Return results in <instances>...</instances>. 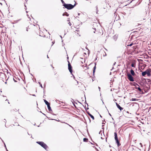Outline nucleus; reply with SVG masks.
Listing matches in <instances>:
<instances>
[{
  "label": "nucleus",
  "instance_id": "f257e3e1",
  "mask_svg": "<svg viewBox=\"0 0 151 151\" xmlns=\"http://www.w3.org/2000/svg\"><path fill=\"white\" fill-rule=\"evenodd\" d=\"M76 5V3L74 5H73L70 4L65 3L64 5L63 6L65 8L68 10H70L73 9Z\"/></svg>",
  "mask_w": 151,
  "mask_h": 151
},
{
  "label": "nucleus",
  "instance_id": "f03ea898",
  "mask_svg": "<svg viewBox=\"0 0 151 151\" xmlns=\"http://www.w3.org/2000/svg\"><path fill=\"white\" fill-rule=\"evenodd\" d=\"M151 70L150 69H148L145 71L142 72V76H145L146 75L148 76H151Z\"/></svg>",
  "mask_w": 151,
  "mask_h": 151
},
{
  "label": "nucleus",
  "instance_id": "7ed1b4c3",
  "mask_svg": "<svg viewBox=\"0 0 151 151\" xmlns=\"http://www.w3.org/2000/svg\"><path fill=\"white\" fill-rule=\"evenodd\" d=\"M36 143L40 145L45 150H46L47 148L48 147L43 142L37 141L36 142Z\"/></svg>",
  "mask_w": 151,
  "mask_h": 151
},
{
  "label": "nucleus",
  "instance_id": "20e7f679",
  "mask_svg": "<svg viewBox=\"0 0 151 151\" xmlns=\"http://www.w3.org/2000/svg\"><path fill=\"white\" fill-rule=\"evenodd\" d=\"M68 69L69 70L70 72V73L72 75V76H73L74 78H75L73 74V69L71 65V64H70L69 61L68 60Z\"/></svg>",
  "mask_w": 151,
  "mask_h": 151
},
{
  "label": "nucleus",
  "instance_id": "39448f33",
  "mask_svg": "<svg viewBox=\"0 0 151 151\" xmlns=\"http://www.w3.org/2000/svg\"><path fill=\"white\" fill-rule=\"evenodd\" d=\"M127 76L128 79L130 81H134V78L130 73H128L127 74Z\"/></svg>",
  "mask_w": 151,
  "mask_h": 151
},
{
  "label": "nucleus",
  "instance_id": "423d86ee",
  "mask_svg": "<svg viewBox=\"0 0 151 151\" xmlns=\"http://www.w3.org/2000/svg\"><path fill=\"white\" fill-rule=\"evenodd\" d=\"M147 79H146L145 78H142L141 80L142 82V83H143V84L144 85L145 84H148V83H147L146 80Z\"/></svg>",
  "mask_w": 151,
  "mask_h": 151
},
{
  "label": "nucleus",
  "instance_id": "0eeeda50",
  "mask_svg": "<svg viewBox=\"0 0 151 151\" xmlns=\"http://www.w3.org/2000/svg\"><path fill=\"white\" fill-rule=\"evenodd\" d=\"M116 104L117 107L121 111L123 109V108L117 104V103L116 102Z\"/></svg>",
  "mask_w": 151,
  "mask_h": 151
},
{
  "label": "nucleus",
  "instance_id": "6e6552de",
  "mask_svg": "<svg viewBox=\"0 0 151 151\" xmlns=\"http://www.w3.org/2000/svg\"><path fill=\"white\" fill-rule=\"evenodd\" d=\"M135 88L136 89H138L140 92H141L142 93V94H143L144 93L143 91L140 88L139 86V87H137V86H136V87H135Z\"/></svg>",
  "mask_w": 151,
  "mask_h": 151
},
{
  "label": "nucleus",
  "instance_id": "1a4fd4ad",
  "mask_svg": "<svg viewBox=\"0 0 151 151\" xmlns=\"http://www.w3.org/2000/svg\"><path fill=\"white\" fill-rule=\"evenodd\" d=\"M96 28H92V31L93 32V33H95L96 34H98V31H96Z\"/></svg>",
  "mask_w": 151,
  "mask_h": 151
},
{
  "label": "nucleus",
  "instance_id": "9d476101",
  "mask_svg": "<svg viewBox=\"0 0 151 151\" xmlns=\"http://www.w3.org/2000/svg\"><path fill=\"white\" fill-rule=\"evenodd\" d=\"M115 139L116 141V143L117 144L118 147L119 146L121 145V144H120L119 142L118 139Z\"/></svg>",
  "mask_w": 151,
  "mask_h": 151
},
{
  "label": "nucleus",
  "instance_id": "9b49d317",
  "mask_svg": "<svg viewBox=\"0 0 151 151\" xmlns=\"http://www.w3.org/2000/svg\"><path fill=\"white\" fill-rule=\"evenodd\" d=\"M87 112L88 114L90 116V117L93 120L94 119V117L93 115H92V114H91L89 112L87 111Z\"/></svg>",
  "mask_w": 151,
  "mask_h": 151
},
{
  "label": "nucleus",
  "instance_id": "f8f14e48",
  "mask_svg": "<svg viewBox=\"0 0 151 151\" xmlns=\"http://www.w3.org/2000/svg\"><path fill=\"white\" fill-rule=\"evenodd\" d=\"M96 63H95V66L93 68V75L94 74V73L95 72V70H96Z\"/></svg>",
  "mask_w": 151,
  "mask_h": 151
},
{
  "label": "nucleus",
  "instance_id": "ddd939ff",
  "mask_svg": "<svg viewBox=\"0 0 151 151\" xmlns=\"http://www.w3.org/2000/svg\"><path fill=\"white\" fill-rule=\"evenodd\" d=\"M44 101L45 103V104L47 106H48L49 105H50V104L48 102L47 100L45 99H44Z\"/></svg>",
  "mask_w": 151,
  "mask_h": 151
},
{
  "label": "nucleus",
  "instance_id": "4468645a",
  "mask_svg": "<svg viewBox=\"0 0 151 151\" xmlns=\"http://www.w3.org/2000/svg\"><path fill=\"white\" fill-rule=\"evenodd\" d=\"M130 73H131V74L132 76H134L135 74L134 72L132 69H131L130 70Z\"/></svg>",
  "mask_w": 151,
  "mask_h": 151
},
{
  "label": "nucleus",
  "instance_id": "2eb2a0df",
  "mask_svg": "<svg viewBox=\"0 0 151 151\" xmlns=\"http://www.w3.org/2000/svg\"><path fill=\"white\" fill-rule=\"evenodd\" d=\"M69 14H68V13L66 12H65L63 14V16H66L68 17L69 16Z\"/></svg>",
  "mask_w": 151,
  "mask_h": 151
},
{
  "label": "nucleus",
  "instance_id": "dca6fc26",
  "mask_svg": "<svg viewBox=\"0 0 151 151\" xmlns=\"http://www.w3.org/2000/svg\"><path fill=\"white\" fill-rule=\"evenodd\" d=\"M114 139H118L117 136V134L116 132H115L114 133Z\"/></svg>",
  "mask_w": 151,
  "mask_h": 151
},
{
  "label": "nucleus",
  "instance_id": "f3484780",
  "mask_svg": "<svg viewBox=\"0 0 151 151\" xmlns=\"http://www.w3.org/2000/svg\"><path fill=\"white\" fill-rule=\"evenodd\" d=\"M47 107L49 111H52V110L51 109V107L50 106V105L47 106Z\"/></svg>",
  "mask_w": 151,
  "mask_h": 151
},
{
  "label": "nucleus",
  "instance_id": "a211bd4d",
  "mask_svg": "<svg viewBox=\"0 0 151 151\" xmlns=\"http://www.w3.org/2000/svg\"><path fill=\"white\" fill-rule=\"evenodd\" d=\"M132 85L133 86H139V85L137 83H135V82H134L133 83V84Z\"/></svg>",
  "mask_w": 151,
  "mask_h": 151
},
{
  "label": "nucleus",
  "instance_id": "6ab92c4d",
  "mask_svg": "<svg viewBox=\"0 0 151 151\" xmlns=\"http://www.w3.org/2000/svg\"><path fill=\"white\" fill-rule=\"evenodd\" d=\"M88 140V139L87 138H84L83 139V141L84 142H87Z\"/></svg>",
  "mask_w": 151,
  "mask_h": 151
},
{
  "label": "nucleus",
  "instance_id": "aec40b11",
  "mask_svg": "<svg viewBox=\"0 0 151 151\" xmlns=\"http://www.w3.org/2000/svg\"><path fill=\"white\" fill-rule=\"evenodd\" d=\"M20 20V19L14 21V23H12L13 24L16 23H17Z\"/></svg>",
  "mask_w": 151,
  "mask_h": 151
},
{
  "label": "nucleus",
  "instance_id": "412c9836",
  "mask_svg": "<svg viewBox=\"0 0 151 151\" xmlns=\"http://www.w3.org/2000/svg\"><path fill=\"white\" fill-rule=\"evenodd\" d=\"M137 99L135 98H132L131 99V101H137Z\"/></svg>",
  "mask_w": 151,
  "mask_h": 151
},
{
  "label": "nucleus",
  "instance_id": "4be33fe9",
  "mask_svg": "<svg viewBox=\"0 0 151 151\" xmlns=\"http://www.w3.org/2000/svg\"><path fill=\"white\" fill-rule=\"evenodd\" d=\"M131 66L133 67H135V64L134 63H132V64H131Z\"/></svg>",
  "mask_w": 151,
  "mask_h": 151
},
{
  "label": "nucleus",
  "instance_id": "5701e85b",
  "mask_svg": "<svg viewBox=\"0 0 151 151\" xmlns=\"http://www.w3.org/2000/svg\"><path fill=\"white\" fill-rule=\"evenodd\" d=\"M147 82L148 83H150V84L151 83V80L150 79H147Z\"/></svg>",
  "mask_w": 151,
  "mask_h": 151
},
{
  "label": "nucleus",
  "instance_id": "b1692460",
  "mask_svg": "<svg viewBox=\"0 0 151 151\" xmlns=\"http://www.w3.org/2000/svg\"><path fill=\"white\" fill-rule=\"evenodd\" d=\"M38 83L39 84V85H40V86L42 88H43L42 86L41 83L40 82H39Z\"/></svg>",
  "mask_w": 151,
  "mask_h": 151
},
{
  "label": "nucleus",
  "instance_id": "393cba45",
  "mask_svg": "<svg viewBox=\"0 0 151 151\" xmlns=\"http://www.w3.org/2000/svg\"><path fill=\"white\" fill-rule=\"evenodd\" d=\"M61 0V1L62 3L63 4V5H64V4H65V2H64V1L63 0Z\"/></svg>",
  "mask_w": 151,
  "mask_h": 151
},
{
  "label": "nucleus",
  "instance_id": "a878e982",
  "mask_svg": "<svg viewBox=\"0 0 151 151\" xmlns=\"http://www.w3.org/2000/svg\"><path fill=\"white\" fill-rule=\"evenodd\" d=\"M98 7L97 6H96V14H98Z\"/></svg>",
  "mask_w": 151,
  "mask_h": 151
},
{
  "label": "nucleus",
  "instance_id": "bb28decb",
  "mask_svg": "<svg viewBox=\"0 0 151 151\" xmlns=\"http://www.w3.org/2000/svg\"><path fill=\"white\" fill-rule=\"evenodd\" d=\"M133 44V43H131V44H130L129 45H128L127 46H131Z\"/></svg>",
  "mask_w": 151,
  "mask_h": 151
},
{
  "label": "nucleus",
  "instance_id": "cd10ccee",
  "mask_svg": "<svg viewBox=\"0 0 151 151\" xmlns=\"http://www.w3.org/2000/svg\"><path fill=\"white\" fill-rule=\"evenodd\" d=\"M73 104L74 106H75V107H76V106L74 104V103H75V104H77V103H76V102L75 101H74L73 102Z\"/></svg>",
  "mask_w": 151,
  "mask_h": 151
},
{
  "label": "nucleus",
  "instance_id": "c85d7f7f",
  "mask_svg": "<svg viewBox=\"0 0 151 151\" xmlns=\"http://www.w3.org/2000/svg\"><path fill=\"white\" fill-rule=\"evenodd\" d=\"M68 23L69 24V25H70V26H71V23H70V22H69Z\"/></svg>",
  "mask_w": 151,
  "mask_h": 151
},
{
  "label": "nucleus",
  "instance_id": "c756f323",
  "mask_svg": "<svg viewBox=\"0 0 151 151\" xmlns=\"http://www.w3.org/2000/svg\"><path fill=\"white\" fill-rule=\"evenodd\" d=\"M87 119H88L89 120V122H91V120H90V119L88 117H87Z\"/></svg>",
  "mask_w": 151,
  "mask_h": 151
},
{
  "label": "nucleus",
  "instance_id": "7c9ffc66",
  "mask_svg": "<svg viewBox=\"0 0 151 151\" xmlns=\"http://www.w3.org/2000/svg\"><path fill=\"white\" fill-rule=\"evenodd\" d=\"M52 46L55 43V41H53L52 42Z\"/></svg>",
  "mask_w": 151,
  "mask_h": 151
},
{
  "label": "nucleus",
  "instance_id": "2f4dec72",
  "mask_svg": "<svg viewBox=\"0 0 151 151\" xmlns=\"http://www.w3.org/2000/svg\"><path fill=\"white\" fill-rule=\"evenodd\" d=\"M4 122H6V119H4Z\"/></svg>",
  "mask_w": 151,
  "mask_h": 151
},
{
  "label": "nucleus",
  "instance_id": "473e14b6",
  "mask_svg": "<svg viewBox=\"0 0 151 151\" xmlns=\"http://www.w3.org/2000/svg\"><path fill=\"white\" fill-rule=\"evenodd\" d=\"M24 6H25V10H26L27 9L26 6L25 5H24Z\"/></svg>",
  "mask_w": 151,
  "mask_h": 151
},
{
  "label": "nucleus",
  "instance_id": "72a5a7b5",
  "mask_svg": "<svg viewBox=\"0 0 151 151\" xmlns=\"http://www.w3.org/2000/svg\"><path fill=\"white\" fill-rule=\"evenodd\" d=\"M4 146H5V148H6V150L7 148H6V145H5V143H4Z\"/></svg>",
  "mask_w": 151,
  "mask_h": 151
},
{
  "label": "nucleus",
  "instance_id": "f704fd0d",
  "mask_svg": "<svg viewBox=\"0 0 151 151\" xmlns=\"http://www.w3.org/2000/svg\"><path fill=\"white\" fill-rule=\"evenodd\" d=\"M13 80L14 81V82H17V81L15 80L14 78H13Z\"/></svg>",
  "mask_w": 151,
  "mask_h": 151
},
{
  "label": "nucleus",
  "instance_id": "c9c22d12",
  "mask_svg": "<svg viewBox=\"0 0 151 151\" xmlns=\"http://www.w3.org/2000/svg\"><path fill=\"white\" fill-rule=\"evenodd\" d=\"M98 88L99 89V91H100V89H101L100 87L99 86Z\"/></svg>",
  "mask_w": 151,
  "mask_h": 151
},
{
  "label": "nucleus",
  "instance_id": "e433bc0d",
  "mask_svg": "<svg viewBox=\"0 0 151 151\" xmlns=\"http://www.w3.org/2000/svg\"><path fill=\"white\" fill-rule=\"evenodd\" d=\"M93 147H95V149L97 150H98V149H97L94 146H93Z\"/></svg>",
  "mask_w": 151,
  "mask_h": 151
},
{
  "label": "nucleus",
  "instance_id": "4c0bfd02",
  "mask_svg": "<svg viewBox=\"0 0 151 151\" xmlns=\"http://www.w3.org/2000/svg\"><path fill=\"white\" fill-rule=\"evenodd\" d=\"M101 132H102L101 130V131L99 132V134H100L101 133Z\"/></svg>",
  "mask_w": 151,
  "mask_h": 151
},
{
  "label": "nucleus",
  "instance_id": "58836bf2",
  "mask_svg": "<svg viewBox=\"0 0 151 151\" xmlns=\"http://www.w3.org/2000/svg\"><path fill=\"white\" fill-rule=\"evenodd\" d=\"M131 14V12H129V14H128V16H129L130 14Z\"/></svg>",
  "mask_w": 151,
  "mask_h": 151
},
{
  "label": "nucleus",
  "instance_id": "ea45409f",
  "mask_svg": "<svg viewBox=\"0 0 151 151\" xmlns=\"http://www.w3.org/2000/svg\"><path fill=\"white\" fill-rule=\"evenodd\" d=\"M52 120H55V121H58V120H57L56 119H52Z\"/></svg>",
  "mask_w": 151,
  "mask_h": 151
},
{
  "label": "nucleus",
  "instance_id": "a19ab883",
  "mask_svg": "<svg viewBox=\"0 0 151 151\" xmlns=\"http://www.w3.org/2000/svg\"><path fill=\"white\" fill-rule=\"evenodd\" d=\"M0 138L1 139V140L2 141V142L4 143V142L3 140L1 139V138H0Z\"/></svg>",
  "mask_w": 151,
  "mask_h": 151
},
{
  "label": "nucleus",
  "instance_id": "79ce46f5",
  "mask_svg": "<svg viewBox=\"0 0 151 151\" xmlns=\"http://www.w3.org/2000/svg\"><path fill=\"white\" fill-rule=\"evenodd\" d=\"M116 63L115 62H114V63L113 65H115V64H116Z\"/></svg>",
  "mask_w": 151,
  "mask_h": 151
},
{
  "label": "nucleus",
  "instance_id": "37998d69",
  "mask_svg": "<svg viewBox=\"0 0 151 151\" xmlns=\"http://www.w3.org/2000/svg\"><path fill=\"white\" fill-rule=\"evenodd\" d=\"M109 115L110 116H111V114L110 113H109Z\"/></svg>",
  "mask_w": 151,
  "mask_h": 151
},
{
  "label": "nucleus",
  "instance_id": "c03bdc74",
  "mask_svg": "<svg viewBox=\"0 0 151 151\" xmlns=\"http://www.w3.org/2000/svg\"><path fill=\"white\" fill-rule=\"evenodd\" d=\"M32 95L33 96H36L35 94H32Z\"/></svg>",
  "mask_w": 151,
  "mask_h": 151
},
{
  "label": "nucleus",
  "instance_id": "a18cd8bd",
  "mask_svg": "<svg viewBox=\"0 0 151 151\" xmlns=\"http://www.w3.org/2000/svg\"><path fill=\"white\" fill-rule=\"evenodd\" d=\"M58 101H59V100H56V101L57 102H58Z\"/></svg>",
  "mask_w": 151,
  "mask_h": 151
},
{
  "label": "nucleus",
  "instance_id": "49530a36",
  "mask_svg": "<svg viewBox=\"0 0 151 151\" xmlns=\"http://www.w3.org/2000/svg\"><path fill=\"white\" fill-rule=\"evenodd\" d=\"M26 31H28V29L27 28V29H26Z\"/></svg>",
  "mask_w": 151,
  "mask_h": 151
},
{
  "label": "nucleus",
  "instance_id": "de8ad7c7",
  "mask_svg": "<svg viewBox=\"0 0 151 151\" xmlns=\"http://www.w3.org/2000/svg\"><path fill=\"white\" fill-rule=\"evenodd\" d=\"M68 124V125L69 126H70V127H71L70 125H69V124Z\"/></svg>",
  "mask_w": 151,
  "mask_h": 151
},
{
  "label": "nucleus",
  "instance_id": "09e8293b",
  "mask_svg": "<svg viewBox=\"0 0 151 151\" xmlns=\"http://www.w3.org/2000/svg\"><path fill=\"white\" fill-rule=\"evenodd\" d=\"M80 13H78V16H79V15H80Z\"/></svg>",
  "mask_w": 151,
  "mask_h": 151
},
{
  "label": "nucleus",
  "instance_id": "8fccbe9b",
  "mask_svg": "<svg viewBox=\"0 0 151 151\" xmlns=\"http://www.w3.org/2000/svg\"><path fill=\"white\" fill-rule=\"evenodd\" d=\"M47 58H49V57L48 56V55H47Z\"/></svg>",
  "mask_w": 151,
  "mask_h": 151
},
{
  "label": "nucleus",
  "instance_id": "3c124183",
  "mask_svg": "<svg viewBox=\"0 0 151 151\" xmlns=\"http://www.w3.org/2000/svg\"><path fill=\"white\" fill-rule=\"evenodd\" d=\"M42 114L43 115H45V116H46V114H44V113H42Z\"/></svg>",
  "mask_w": 151,
  "mask_h": 151
},
{
  "label": "nucleus",
  "instance_id": "603ef678",
  "mask_svg": "<svg viewBox=\"0 0 151 151\" xmlns=\"http://www.w3.org/2000/svg\"><path fill=\"white\" fill-rule=\"evenodd\" d=\"M68 21L69 22H70V20L69 19V20H68Z\"/></svg>",
  "mask_w": 151,
  "mask_h": 151
},
{
  "label": "nucleus",
  "instance_id": "864d4df0",
  "mask_svg": "<svg viewBox=\"0 0 151 151\" xmlns=\"http://www.w3.org/2000/svg\"><path fill=\"white\" fill-rule=\"evenodd\" d=\"M68 58H69V57H67V59H68Z\"/></svg>",
  "mask_w": 151,
  "mask_h": 151
},
{
  "label": "nucleus",
  "instance_id": "5fc2aeb1",
  "mask_svg": "<svg viewBox=\"0 0 151 151\" xmlns=\"http://www.w3.org/2000/svg\"><path fill=\"white\" fill-rule=\"evenodd\" d=\"M100 117H102V116H101V115H100Z\"/></svg>",
  "mask_w": 151,
  "mask_h": 151
},
{
  "label": "nucleus",
  "instance_id": "6e6d98bb",
  "mask_svg": "<svg viewBox=\"0 0 151 151\" xmlns=\"http://www.w3.org/2000/svg\"><path fill=\"white\" fill-rule=\"evenodd\" d=\"M102 124H105V123H104L103 122V123H102Z\"/></svg>",
  "mask_w": 151,
  "mask_h": 151
},
{
  "label": "nucleus",
  "instance_id": "4d7b16f0",
  "mask_svg": "<svg viewBox=\"0 0 151 151\" xmlns=\"http://www.w3.org/2000/svg\"><path fill=\"white\" fill-rule=\"evenodd\" d=\"M140 145H142V143H140Z\"/></svg>",
  "mask_w": 151,
  "mask_h": 151
},
{
  "label": "nucleus",
  "instance_id": "13d9d810",
  "mask_svg": "<svg viewBox=\"0 0 151 151\" xmlns=\"http://www.w3.org/2000/svg\"><path fill=\"white\" fill-rule=\"evenodd\" d=\"M111 72L110 73V75H111Z\"/></svg>",
  "mask_w": 151,
  "mask_h": 151
},
{
  "label": "nucleus",
  "instance_id": "bf43d9fd",
  "mask_svg": "<svg viewBox=\"0 0 151 151\" xmlns=\"http://www.w3.org/2000/svg\"><path fill=\"white\" fill-rule=\"evenodd\" d=\"M91 143L92 145H93V144L92 143H91Z\"/></svg>",
  "mask_w": 151,
  "mask_h": 151
},
{
  "label": "nucleus",
  "instance_id": "052dcab7",
  "mask_svg": "<svg viewBox=\"0 0 151 151\" xmlns=\"http://www.w3.org/2000/svg\"><path fill=\"white\" fill-rule=\"evenodd\" d=\"M96 146H98L97 145V144L96 143Z\"/></svg>",
  "mask_w": 151,
  "mask_h": 151
},
{
  "label": "nucleus",
  "instance_id": "680f3d73",
  "mask_svg": "<svg viewBox=\"0 0 151 151\" xmlns=\"http://www.w3.org/2000/svg\"><path fill=\"white\" fill-rule=\"evenodd\" d=\"M81 58V59H83V58Z\"/></svg>",
  "mask_w": 151,
  "mask_h": 151
},
{
  "label": "nucleus",
  "instance_id": "e2e57ef3",
  "mask_svg": "<svg viewBox=\"0 0 151 151\" xmlns=\"http://www.w3.org/2000/svg\"><path fill=\"white\" fill-rule=\"evenodd\" d=\"M60 37L61 38H62V36H61V35H60Z\"/></svg>",
  "mask_w": 151,
  "mask_h": 151
},
{
  "label": "nucleus",
  "instance_id": "0e129e2a",
  "mask_svg": "<svg viewBox=\"0 0 151 151\" xmlns=\"http://www.w3.org/2000/svg\"><path fill=\"white\" fill-rule=\"evenodd\" d=\"M85 107H84L85 108V109H86V106H85Z\"/></svg>",
  "mask_w": 151,
  "mask_h": 151
},
{
  "label": "nucleus",
  "instance_id": "69168bd1",
  "mask_svg": "<svg viewBox=\"0 0 151 151\" xmlns=\"http://www.w3.org/2000/svg\"><path fill=\"white\" fill-rule=\"evenodd\" d=\"M81 63H83V62L81 61Z\"/></svg>",
  "mask_w": 151,
  "mask_h": 151
},
{
  "label": "nucleus",
  "instance_id": "338daca9",
  "mask_svg": "<svg viewBox=\"0 0 151 151\" xmlns=\"http://www.w3.org/2000/svg\"><path fill=\"white\" fill-rule=\"evenodd\" d=\"M6 101H8V100H7V99H6Z\"/></svg>",
  "mask_w": 151,
  "mask_h": 151
},
{
  "label": "nucleus",
  "instance_id": "774afa93",
  "mask_svg": "<svg viewBox=\"0 0 151 151\" xmlns=\"http://www.w3.org/2000/svg\"><path fill=\"white\" fill-rule=\"evenodd\" d=\"M109 146L110 147H111V146L110 145Z\"/></svg>",
  "mask_w": 151,
  "mask_h": 151
}]
</instances>
